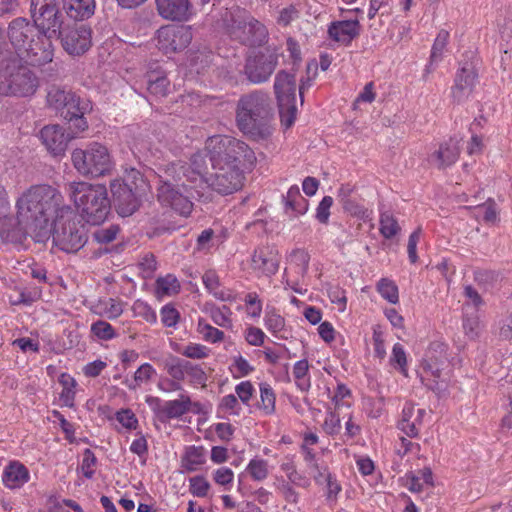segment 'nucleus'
<instances>
[{
  "mask_svg": "<svg viewBox=\"0 0 512 512\" xmlns=\"http://www.w3.org/2000/svg\"><path fill=\"white\" fill-rule=\"evenodd\" d=\"M91 334L99 340L109 341L114 339L117 334L113 326L103 320H98L91 324Z\"/></svg>",
  "mask_w": 512,
  "mask_h": 512,
  "instance_id": "52",
  "label": "nucleus"
},
{
  "mask_svg": "<svg viewBox=\"0 0 512 512\" xmlns=\"http://www.w3.org/2000/svg\"><path fill=\"white\" fill-rule=\"evenodd\" d=\"M206 458L207 450L204 446H187L181 457V467L187 472H195L206 463Z\"/></svg>",
  "mask_w": 512,
  "mask_h": 512,
  "instance_id": "30",
  "label": "nucleus"
},
{
  "mask_svg": "<svg viewBox=\"0 0 512 512\" xmlns=\"http://www.w3.org/2000/svg\"><path fill=\"white\" fill-rule=\"evenodd\" d=\"M170 88V81L164 75L153 77L149 76L148 80V91L150 94L157 97H164L167 95Z\"/></svg>",
  "mask_w": 512,
  "mask_h": 512,
  "instance_id": "54",
  "label": "nucleus"
},
{
  "mask_svg": "<svg viewBox=\"0 0 512 512\" xmlns=\"http://www.w3.org/2000/svg\"><path fill=\"white\" fill-rule=\"evenodd\" d=\"M145 402L153 410L159 421L165 423L178 419L192 411V401L189 395L181 394L179 398L162 402L159 397L147 396Z\"/></svg>",
  "mask_w": 512,
  "mask_h": 512,
  "instance_id": "15",
  "label": "nucleus"
},
{
  "mask_svg": "<svg viewBox=\"0 0 512 512\" xmlns=\"http://www.w3.org/2000/svg\"><path fill=\"white\" fill-rule=\"evenodd\" d=\"M186 379L188 380V383L193 386L204 387L206 385L207 375L199 364L188 361Z\"/></svg>",
  "mask_w": 512,
  "mask_h": 512,
  "instance_id": "55",
  "label": "nucleus"
},
{
  "mask_svg": "<svg viewBox=\"0 0 512 512\" xmlns=\"http://www.w3.org/2000/svg\"><path fill=\"white\" fill-rule=\"evenodd\" d=\"M187 364V360L176 356L167 358L164 362V370L172 378L170 383L171 387L169 389L160 388L164 391L180 390L182 388V383L186 380Z\"/></svg>",
  "mask_w": 512,
  "mask_h": 512,
  "instance_id": "28",
  "label": "nucleus"
},
{
  "mask_svg": "<svg viewBox=\"0 0 512 512\" xmlns=\"http://www.w3.org/2000/svg\"><path fill=\"white\" fill-rule=\"evenodd\" d=\"M331 401L334 404V410L338 412L344 407L351 408L353 404L352 392L345 384L338 383L331 396Z\"/></svg>",
  "mask_w": 512,
  "mask_h": 512,
  "instance_id": "45",
  "label": "nucleus"
},
{
  "mask_svg": "<svg viewBox=\"0 0 512 512\" xmlns=\"http://www.w3.org/2000/svg\"><path fill=\"white\" fill-rule=\"evenodd\" d=\"M208 164L206 155L198 151L191 156L189 162H174L164 168V176L173 181H186L190 184V189H196L205 184Z\"/></svg>",
  "mask_w": 512,
  "mask_h": 512,
  "instance_id": "9",
  "label": "nucleus"
},
{
  "mask_svg": "<svg viewBox=\"0 0 512 512\" xmlns=\"http://www.w3.org/2000/svg\"><path fill=\"white\" fill-rule=\"evenodd\" d=\"M63 49L71 56H81L86 53L92 45V31L86 25L67 26L58 36Z\"/></svg>",
  "mask_w": 512,
  "mask_h": 512,
  "instance_id": "16",
  "label": "nucleus"
},
{
  "mask_svg": "<svg viewBox=\"0 0 512 512\" xmlns=\"http://www.w3.org/2000/svg\"><path fill=\"white\" fill-rule=\"evenodd\" d=\"M182 356L194 359L202 360L208 358L211 354V349L206 345L200 343L189 342L181 349L177 350Z\"/></svg>",
  "mask_w": 512,
  "mask_h": 512,
  "instance_id": "48",
  "label": "nucleus"
},
{
  "mask_svg": "<svg viewBox=\"0 0 512 512\" xmlns=\"http://www.w3.org/2000/svg\"><path fill=\"white\" fill-rule=\"evenodd\" d=\"M115 419L125 431H134L139 426L138 418L130 408H122L116 411Z\"/></svg>",
  "mask_w": 512,
  "mask_h": 512,
  "instance_id": "50",
  "label": "nucleus"
},
{
  "mask_svg": "<svg viewBox=\"0 0 512 512\" xmlns=\"http://www.w3.org/2000/svg\"><path fill=\"white\" fill-rule=\"evenodd\" d=\"M158 14L165 20L186 22L194 15L190 0H155Z\"/></svg>",
  "mask_w": 512,
  "mask_h": 512,
  "instance_id": "22",
  "label": "nucleus"
},
{
  "mask_svg": "<svg viewBox=\"0 0 512 512\" xmlns=\"http://www.w3.org/2000/svg\"><path fill=\"white\" fill-rule=\"evenodd\" d=\"M133 311L136 316L141 317L150 324H155L157 322L156 311L145 301H135L133 304Z\"/></svg>",
  "mask_w": 512,
  "mask_h": 512,
  "instance_id": "62",
  "label": "nucleus"
},
{
  "mask_svg": "<svg viewBox=\"0 0 512 512\" xmlns=\"http://www.w3.org/2000/svg\"><path fill=\"white\" fill-rule=\"evenodd\" d=\"M180 289V281L174 274L169 273L156 279L155 293L159 298L175 296L180 292Z\"/></svg>",
  "mask_w": 512,
  "mask_h": 512,
  "instance_id": "34",
  "label": "nucleus"
},
{
  "mask_svg": "<svg viewBox=\"0 0 512 512\" xmlns=\"http://www.w3.org/2000/svg\"><path fill=\"white\" fill-rule=\"evenodd\" d=\"M235 427L229 422L213 423L205 435V439L215 441L218 440L222 443H229L235 434Z\"/></svg>",
  "mask_w": 512,
  "mask_h": 512,
  "instance_id": "35",
  "label": "nucleus"
},
{
  "mask_svg": "<svg viewBox=\"0 0 512 512\" xmlns=\"http://www.w3.org/2000/svg\"><path fill=\"white\" fill-rule=\"evenodd\" d=\"M193 39L191 26L164 25L157 30V47L164 54H174L186 49Z\"/></svg>",
  "mask_w": 512,
  "mask_h": 512,
  "instance_id": "12",
  "label": "nucleus"
},
{
  "mask_svg": "<svg viewBox=\"0 0 512 512\" xmlns=\"http://www.w3.org/2000/svg\"><path fill=\"white\" fill-rule=\"evenodd\" d=\"M425 409H416L411 403H406L402 409L398 428L408 437L417 438L426 415Z\"/></svg>",
  "mask_w": 512,
  "mask_h": 512,
  "instance_id": "23",
  "label": "nucleus"
},
{
  "mask_svg": "<svg viewBox=\"0 0 512 512\" xmlns=\"http://www.w3.org/2000/svg\"><path fill=\"white\" fill-rule=\"evenodd\" d=\"M64 205L61 193L49 185L34 186V242L50 240L52 223L62 214Z\"/></svg>",
  "mask_w": 512,
  "mask_h": 512,
  "instance_id": "5",
  "label": "nucleus"
},
{
  "mask_svg": "<svg viewBox=\"0 0 512 512\" xmlns=\"http://www.w3.org/2000/svg\"><path fill=\"white\" fill-rule=\"evenodd\" d=\"M389 362L390 365L393 366L395 369H398L402 375H408L407 354L402 344L395 343L393 345Z\"/></svg>",
  "mask_w": 512,
  "mask_h": 512,
  "instance_id": "47",
  "label": "nucleus"
},
{
  "mask_svg": "<svg viewBox=\"0 0 512 512\" xmlns=\"http://www.w3.org/2000/svg\"><path fill=\"white\" fill-rule=\"evenodd\" d=\"M235 119L238 129L253 140L267 139L273 132L270 97L262 91L242 95L237 101Z\"/></svg>",
  "mask_w": 512,
  "mask_h": 512,
  "instance_id": "2",
  "label": "nucleus"
},
{
  "mask_svg": "<svg viewBox=\"0 0 512 512\" xmlns=\"http://www.w3.org/2000/svg\"><path fill=\"white\" fill-rule=\"evenodd\" d=\"M461 141L462 138L453 136L440 144L439 149L432 154L438 168L443 169L457 162L460 155Z\"/></svg>",
  "mask_w": 512,
  "mask_h": 512,
  "instance_id": "24",
  "label": "nucleus"
},
{
  "mask_svg": "<svg viewBox=\"0 0 512 512\" xmlns=\"http://www.w3.org/2000/svg\"><path fill=\"white\" fill-rule=\"evenodd\" d=\"M309 367V362L306 359H301L293 365V379L296 387L302 392H307L311 388Z\"/></svg>",
  "mask_w": 512,
  "mask_h": 512,
  "instance_id": "37",
  "label": "nucleus"
},
{
  "mask_svg": "<svg viewBox=\"0 0 512 512\" xmlns=\"http://www.w3.org/2000/svg\"><path fill=\"white\" fill-rule=\"evenodd\" d=\"M227 32L231 38L250 46L260 43L266 37L264 25L246 12H239L232 17Z\"/></svg>",
  "mask_w": 512,
  "mask_h": 512,
  "instance_id": "11",
  "label": "nucleus"
},
{
  "mask_svg": "<svg viewBox=\"0 0 512 512\" xmlns=\"http://www.w3.org/2000/svg\"><path fill=\"white\" fill-rule=\"evenodd\" d=\"M29 470L20 462L12 461L3 469L2 482L8 489H18L29 481Z\"/></svg>",
  "mask_w": 512,
  "mask_h": 512,
  "instance_id": "26",
  "label": "nucleus"
},
{
  "mask_svg": "<svg viewBox=\"0 0 512 512\" xmlns=\"http://www.w3.org/2000/svg\"><path fill=\"white\" fill-rule=\"evenodd\" d=\"M90 311L97 316L114 320L122 315L123 302L114 298L100 299L90 307Z\"/></svg>",
  "mask_w": 512,
  "mask_h": 512,
  "instance_id": "32",
  "label": "nucleus"
},
{
  "mask_svg": "<svg viewBox=\"0 0 512 512\" xmlns=\"http://www.w3.org/2000/svg\"><path fill=\"white\" fill-rule=\"evenodd\" d=\"M138 267L143 279H149L157 269V261L152 253L145 254L139 261Z\"/></svg>",
  "mask_w": 512,
  "mask_h": 512,
  "instance_id": "64",
  "label": "nucleus"
},
{
  "mask_svg": "<svg viewBox=\"0 0 512 512\" xmlns=\"http://www.w3.org/2000/svg\"><path fill=\"white\" fill-rule=\"evenodd\" d=\"M196 331L201 335L204 341L211 344L220 343L225 338V334L222 330L212 326L202 317L197 320Z\"/></svg>",
  "mask_w": 512,
  "mask_h": 512,
  "instance_id": "43",
  "label": "nucleus"
},
{
  "mask_svg": "<svg viewBox=\"0 0 512 512\" xmlns=\"http://www.w3.org/2000/svg\"><path fill=\"white\" fill-rule=\"evenodd\" d=\"M266 329L277 338H284L285 318L274 308L267 310L264 316Z\"/></svg>",
  "mask_w": 512,
  "mask_h": 512,
  "instance_id": "40",
  "label": "nucleus"
},
{
  "mask_svg": "<svg viewBox=\"0 0 512 512\" xmlns=\"http://www.w3.org/2000/svg\"><path fill=\"white\" fill-rule=\"evenodd\" d=\"M32 29L29 22L23 18L13 20L9 26V37L13 45L21 47L28 39Z\"/></svg>",
  "mask_w": 512,
  "mask_h": 512,
  "instance_id": "36",
  "label": "nucleus"
},
{
  "mask_svg": "<svg viewBox=\"0 0 512 512\" xmlns=\"http://www.w3.org/2000/svg\"><path fill=\"white\" fill-rule=\"evenodd\" d=\"M342 428L340 414L336 410L327 411L322 429L329 436H336L340 433Z\"/></svg>",
  "mask_w": 512,
  "mask_h": 512,
  "instance_id": "57",
  "label": "nucleus"
},
{
  "mask_svg": "<svg viewBox=\"0 0 512 512\" xmlns=\"http://www.w3.org/2000/svg\"><path fill=\"white\" fill-rule=\"evenodd\" d=\"M246 314L248 317L257 319L262 313V301L256 292H249L245 295Z\"/></svg>",
  "mask_w": 512,
  "mask_h": 512,
  "instance_id": "61",
  "label": "nucleus"
},
{
  "mask_svg": "<svg viewBox=\"0 0 512 512\" xmlns=\"http://www.w3.org/2000/svg\"><path fill=\"white\" fill-rule=\"evenodd\" d=\"M110 190L120 216L128 217L139 208L140 192L135 191L128 183H122L121 179H114L110 182Z\"/></svg>",
  "mask_w": 512,
  "mask_h": 512,
  "instance_id": "19",
  "label": "nucleus"
},
{
  "mask_svg": "<svg viewBox=\"0 0 512 512\" xmlns=\"http://www.w3.org/2000/svg\"><path fill=\"white\" fill-rule=\"evenodd\" d=\"M277 64V54L269 48H264L248 56L244 72L250 82L259 84L270 78Z\"/></svg>",
  "mask_w": 512,
  "mask_h": 512,
  "instance_id": "13",
  "label": "nucleus"
},
{
  "mask_svg": "<svg viewBox=\"0 0 512 512\" xmlns=\"http://www.w3.org/2000/svg\"><path fill=\"white\" fill-rule=\"evenodd\" d=\"M450 33L446 29H441L432 45L430 61L437 62L441 60L442 54L448 44Z\"/></svg>",
  "mask_w": 512,
  "mask_h": 512,
  "instance_id": "56",
  "label": "nucleus"
},
{
  "mask_svg": "<svg viewBox=\"0 0 512 512\" xmlns=\"http://www.w3.org/2000/svg\"><path fill=\"white\" fill-rule=\"evenodd\" d=\"M281 256L278 249L272 245L257 247L249 260V269L258 279L275 275L280 267Z\"/></svg>",
  "mask_w": 512,
  "mask_h": 512,
  "instance_id": "14",
  "label": "nucleus"
},
{
  "mask_svg": "<svg viewBox=\"0 0 512 512\" xmlns=\"http://www.w3.org/2000/svg\"><path fill=\"white\" fill-rule=\"evenodd\" d=\"M401 227L396 217L390 211L380 212L379 232L384 239L390 240L397 236Z\"/></svg>",
  "mask_w": 512,
  "mask_h": 512,
  "instance_id": "38",
  "label": "nucleus"
},
{
  "mask_svg": "<svg viewBox=\"0 0 512 512\" xmlns=\"http://www.w3.org/2000/svg\"><path fill=\"white\" fill-rule=\"evenodd\" d=\"M276 395L273 388L268 383L260 384V409L266 414L271 415L275 412Z\"/></svg>",
  "mask_w": 512,
  "mask_h": 512,
  "instance_id": "46",
  "label": "nucleus"
},
{
  "mask_svg": "<svg viewBox=\"0 0 512 512\" xmlns=\"http://www.w3.org/2000/svg\"><path fill=\"white\" fill-rule=\"evenodd\" d=\"M228 369L234 379L247 377L255 371V367L241 354L230 358Z\"/></svg>",
  "mask_w": 512,
  "mask_h": 512,
  "instance_id": "42",
  "label": "nucleus"
},
{
  "mask_svg": "<svg viewBox=\"0 0 512 512\" xmlns=\"http://www.w3.org/2000/svg\"><path fill=\"white\" fill-rule=\"evenodd\" d=\"M74 136L65 133V129L59 124H50L44 126L39 134V138L46 150L53 156L64 155L69 141Z\"/></svg>",
  "mask_w": 512,
  "mask_h": 512,
  "instance_id": "21",
  "label": "nucleus"
},
{
  "mask_svg": "<svg viewBox=\"0 0 512 512\" xmlns=\"http://www.w3.org/2000/svg\"><path fill=\"white\" fill-rule=\"evenodd\" d=\"M245 471L253 481L262 482L266 480L270 474V465L266 459L255 456L250 459Z\"/></svg>",
  "mask_w": 512,
  "mask_h": 512,
  "instance_id": "39",
  "label": "nucleus"
},
{
  "mask_svg": "<svg viewBox=\"0 0 512 512\" xmlns=\"http://www.w3.org/2000/svg\"><path fill=\"white\" fill-rule=\"evenodd\" d=\"M211 485L203 475H197L189 478V493L194 497L205 498L209 495Z\"/></svg>",
  "mask_w": 512,
  "mask_h": 512,
  "instance_id": "49",
  "label": "nucleus"
},
{
  "mask_svg": "<svg viewBox=\"0 0 512 512\" xmlns=\"http://www.w3.org/2000/svg\"><path fill=\"white\" fill-rule=\"evenodd\" d=\"M36 7H38V16L34 17V27L38 35L37 43L34 42V66H41L53 60L52 39L61 32L62 15L57 0H34V10Z\"/></svg>",
  "mask_w": 512,
  "mask_h": 512,
  "instance_id": "4",
  "label": "nucleus"
},
{
  "mask_svg": "<svg viewBox=\"0 0 512 512\" xmlns=\"http://www.w3.org/2000/svg\"><path fill=\"white\" fill-rule=\"evenodd\" d=\"M202 283L207 292L215 299L222 302H233L236 300L235 292L224 286L215 270H207L202 276Z\"/></svg>",
  "mask_w": 512,
  "mask_h": 512,
  "instance_id": "25",
  "label": "nucleus"
},
{
  "mask_svg": "<svg viewBox=\"0 0 512 512\" xmlns=\"http://www.w3.org/2000/svg\"><path fill=\"white\" fill-rule=\"evenodd\" d=\"M68 191L77 212L85 222L100 225L106 220L111 205L104 184L73 181L69 183Z\"/></svg>",
  "mask_w": 512,
  "mask_h": 512,
  "instance_id": "3",
  "label": "nucleus"
},
{
  "mask_svg": "<svg viewBox=\"0 0 512 512\" xmlns=\"http://www.w3.org/2000/svg\"><path fill=\"white\" fill-rule=\"evenodd\" d=\"M361 34V24L358 19L335 20L327 26V38L331 42L348 47Z\"/></svg>",
  "mask_w": 512,
  "mask_h": 512,
  "instance_id": "20",
  "label": "nucleus"
},
{
  "mask_svg": "<svg viewBox=\"0 0 512 512\" xmlns=\"http://www.w3.org/2000/svg\"><path fill=\"white\" fill-rule=\"evenodd\" d=\"M423 370L425 373L423 379H428L429 377L433 378L434 384H430L429 387L434 391L440 390L439 383H438V380L441 378V372H442V368L440 367V364L437 361L425 360L423 362Z\"/></svg>",
  "mask_w": 512,
  "mask_h": 512,
  "instance_id": "60",
  "label": "nucleus"
},
{
  "mask_svg": "<svg viewBox=\"0 0 512 512\" xmlns=\"http://www.w3.org/2000/svg\"><path fill=\"white\" fill-rule=\"evenodd\" d=\"M58 383L61 387L59 392V403L61 406L74 408L75 399L78 392V383L69 373L63 372L58 377Z\"/></svg>",
  "mask_w": 512,
  "mask_h": 512,
  "instance_id": "31",
  "label": "nucleus"
},
{
  "mask_svg": "<svg viewBox=\"0 0 512 512\" xmlns=\"http://www.w3.org/2000/svg\"><path fill=\"white\" fill-rule=\"evenodd\" d=\"M163 180L160 176L157 187V200L161 206L170 208L181 217L188 218L194 208L189 194L190 184L184 180L176 182L169 177Z\"/></svg>",
  "mask_w": 512,
  "mask_h": 512,
  "instance_id": "8",
  "label": "nucleus"
},
{
  "mask_svg": "<svg viewBox=\"0 0 512 512\" xmlns=\"http://www.w3.org/2000/svg\"><path fill=\"white\" fill-rule=\"evenodd\" d=\"M210 318L216 325L223 328H231L233 325L232 311L226 305L211 308Z\"/></svg>",
  "mask_w": 512,
  "mask_h": 512,
  "instance_id": "51",
  "label": "nucleus"
},
{
  "mask_svg": "<svg viewBox=\"0 0 512 512\" xmlns=\"http://www.w3.org/2000/svg\"><path fill=\"white\" fill-rule=\"evenodd\" d=\"M93 110L92 102L87 98H81L75 93L69 96L61 110V116L72 124L75 133H82L89 127L85 118Z\"/></svg>",
  "mask_w": 512,
  "mask_h": 512,
  "instance_id": "18",
  "label": "nucleus"
},
{
  "mask_svg": "<svg viewBox=\"0 0 512 512\" xmlns=\"http://www.w3.org/2000/svg\"><path fill=\"white\" fill-rule=\"evenodd\" d=\"M281 123L290 128L296 120V80L293 74L279 71L274 81Z\"/></svg>",
  "mask_w": 512,
  "mask_h": 512,
  "instance_id": "10",
  "label": "nucleus"
},
{
  "mask_svg": "<svg viewBox=\"0 0 512 512\" xmlns=\"http://www.w3.org/2000/svg\"><path fill=\"white\" fill-rule=\"evenodd\" d=\"M73 92L64 91L59 88H52L47 94V103L55 110L61 111Z\"/></svg>",
  "mask_w": 512,
  "mask_h": 512,
  "instance_id": "59",
  "label": "nucleus"
},
{
  "mask_svg": "<svg viewBox=\"0 0 512 512\" xmlns=\"http://www.w3.org/2000/svg\"><path fill=\"white\" fill-rule=\"evenodd\" d=\"M16 223L12 219L0 217V237L9 238L16 232H25L32 222V194L28 190L17 201Z\"/></svg>",
  "mask_w": 512,
  "mask_h": 512,
  "instance_id": "17",
  "label": "nucleus"
},
{
  "mask_svg": "<svg viewBox=\"0 0 512 512\" xmlns=\"http://www.w3.org/2000/svg\"><path fill=\"white\" fill-rule=\"evenodd\" d=\"M213 173L206 186L222 196L234 194L245 185L246 174L255 167L254 151L243 141L224 135H214L205 142Z\"/></svg>",
  "mask_w": 512,
  "mask_h": 512,
  "instance_id": "1",
  "label": "nucleus"
},
{
  "mask_svg": "<svg viewBox=\"0 0 512 512\" xmlns=\"http://www.w3.org/2000/svg\"><path fill=\"white\" fill-rule=\"evenodd\" d=\"M287 262L297 274L303 276L309 268L310 254L304 248H294L287 255Z\"/></svg>",
  "mask_w": 512,
  "mask_h": 512,
  "instance_id": "41",
  "label": "nucleus"
},
{
  "mask_svg": "<svg viewBox=\"0 0 512 512\" xmlns=\"http://www.w3.org/2000/svg\"><path fill=\"white\" fill-rule=\"evenodd\" d=\"M62 6L67 16L76 21H83L95 13V0H62Z\"/></svg>",
  "mask_w": 512,
  "mask_h": 512,
  "instance_id": "29",
  "label": "nucleus"
},
{
  "mask_svg": "<svg viewBox=\"0 0 512 512\" xmlns=\"http://www.w3.org/2000/svg\"><path fill=\"white\" fill-rule=\"evenodd\" d=\"M477 81V72L471 64H467L457 72L455 84L452 89L453 96L460 100L468 95Z\"/></svg>",
  "mask_w": 512,
  "mask_h": 512,
  "instance_id": "27",
  "label": "nucleus"
},
{
  "mask_svg": "<svg viewBox=\"0 0 512 512\" xmlns=\"http://www.w3.org/2000/svg\"><path fill=\"white\" fill-rule=\"evenodd\" d=\"M50 239L60 250L68 253L83 247L86 242L84 226L71 208H62V214L52 223Z\"/></svg>",
  "mask_w": 512,
  "mask_h": 512,
  "instance_id": "7",
  "label": "nucleus"
},
{
  "mask_svg": "<svg viewBox=\"0 0 512 512\" xmlns=\"http://www.w3.org/2000/svg\"><path fill=\"white\" fill-rule=\"evenodd\" d=\"M342 208L351 216L357 217L362 220L369 218L371 214V211H369L366 207H364L354 198L343 203Z\"/></svg>",
  "mask_w": 512,
  "mask_h": 512,
  "instance_id": "63",
  "label": "nucleus"
},
{
  "mask_svg": "<svg viewBox=\"0 0 512 512\" xmlns=\"http://www.w3.org/2000/svg\"><path fill=\"white\" fill-rule=\"evenodd\" d=\"M377 292L391 304L399 303V290L396 283L389 278H381L376 285Z\"/></svg>",
  "mask_w": 512,
  "mask_h": 512,
  "instance_id": "44",
  "label": "nucleus"
},
{
  "mask_svg": "<svg viewBox=\"0 0 512 512\" xmlns=\"http://www.w3.org/2000/svg\"><path fill=\"white\" fill-rule=\"evenodd\" d=\"M181 315L178 309L171 303L165 304L160 309V319L164 327L176 328Z\"/></svg>",
  "mask_w": 512,
  "mask_h": 512,
  "instance_id": "53",
  "label": "nucleus"
},
{
  "mask_svg": "<svg viewBox=\"0 0 512 512\" xmlns=\"http://www.w3.org/2000/svg\"><path fill=\"white\" fill-rule=\"evenodd\" d=\"M71 163L79 175L90 179L108 176L115 167L108 147L97 141L73 149Z\"/></svg>",
  "mask_w": 512,
  "mask_h": 512,
  "instance_id": "6",
  "label": "nucleus"
},
{
  "mask_svg": "<svg viewBox=\"0 0 512 512\" xmlns=\"http://www.w3.org/2000/svg\"><path fill=\"white\" fill-rule=\"evenodd\" d=\"M212 479L217 485L228 491L232 488L234 482V472L229 467L221 466L213 471Z\"/></svg>",
  "mask_w": 512,
  "mask_h": 512,
  "instance_id": "58",
  "label": "nucleus"
},
{
  "mask_svg": "<svg viewBox=\"0 0 512 512\" xmlns=\"http://www.w3.org/2000/svg\"><path fill=\"white\" fill-rule=\"evenodd\" d=\"M285 208L294 213L295 216L304 215L308 211L309 203L301 195L299 187L292 185L284 196Z\"/></svg>",
  "mask_w": 512,
  "mask_h": 512,
  "instance_id": "33",
  "label": "nucleus"
}]
</instances>
